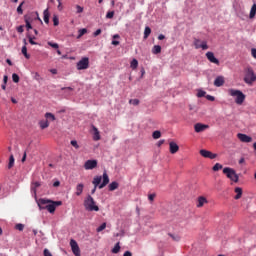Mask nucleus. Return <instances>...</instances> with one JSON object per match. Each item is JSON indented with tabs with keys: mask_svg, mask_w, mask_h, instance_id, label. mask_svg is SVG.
<instances>
[{
	"mask_svg": "<svg viewBox=\"0 0 256 256\" xmlns=\"http://www.w3.org/2000/svg\"><path fill=\"white\" fill-rule=\"evenodd\" d=\"M102 179L103 182L101 183ZM92 183L94 185V188L92 189L91 194L94 195L95 191H97V187L98 189H103L104 187H107V185H109V175H107V172H104L102 177H94Z\"/></svg>",
	"mask_w": 256,
	"mask_h": 256,
	"instance_id": "obj_1",
	"label": "nucleus"
},
{
	"mask_svg": "<svg viewBox=\"0 0 256 256\" xmlns=\"http://www.w3.org/2000/svg\"><path fill=\"white\" fill-rule=\"evenodd\" d=\"M228 94L231 96V97H236L235 99V103L237 105H243V103L245 102V94H243L241 92V90H235V89H229L228 90Z\"/></svg>",
	"mask_w": 256,
	"mask_h": 256,
	"instance_id": "obj_2",
	"label": "nucleus"
},
{
	"mask_svg": "<svg viewBox=\"0 0 256 256\" xmlns=\"http://www.w3.org/2000/svg\"><path fill=\"white\" fill-rule=\"evenodd\" d=\"M84 207L86 211H99V206L96 205L95 199L88 195L84 200Z\"/></svg>",
	"mask_w": 256,
	"mask_h": 256,
	"instance_id": "obj_3",
	"label": "nucleus"
},
{
	"mask_svg": "<svg viewBox=\"0 0 256 256\" xmlns=\"http://www.w3.org/2000/svg\"><path fill=\"white\" fill-rule=\"evenodd\" d=\"M223 173L228 179H230V181H233L234 183H239V175L237 174V172H235L233 168L226 167L223 169Z\"/></svg>",
	"mask_w": 256,
	"mask_h": 256,
	"instance_id": "obj_4",
	"label": "nucleus"
},
{
	"mask_svg": "<svg viewBox=\"0 0 256 256\" xmlns=\"http://www.w3.org/2000/svg\"><path fill=\"white\" fill-rule=\"evenodd\" d=\"M255 81H256L255 71H253L252 68H247L245 77H244V82L247 85H253V83H255Z\"/></svg>",
	"mask_w": 256,
	"mask_h": 256,
	"instance_id": "obj_5",
	"label": "nucleus"
},
{
	"mask_svg": "<svg viewBox=\"0 0 256 256\" xmlns=\"http://www.w3.org/2000/svg\"><path fill=\"white\" fill-rule=\"evenodd\" d=\"M76 68L78 71H83L85 69H89V58L83 57L76 64Z\"/></svg>",
	"mask_w": 256,
	"mask_h": 256,
	"instance_id": "obj_6",
	"label": "nucleus"
},
{
	"mask_svg": "<svg viewBox=\"0 0 256 256\" xmlns=\"http://www.w3.org/2000/svg\"><path fill=\"white\" fill-rule=\"evenodd\" d=\"M61 205H63L62 201L49 200L46 210H48V213H55V209H57V207H61Z\"/></svg>",
	"mask_w": 256,
	"mask_h": 256,
	"instance_id": "obj_7",
	"label": "nucleus"
},
{
	"mask_svg": "<svg viewBox=\"0 0 256 256\" xmlns=\"http://www.w3.org/2000/svg\"><path fill=\"white\" fill-rule=\"evenodd\" d=\"M194 46H195V49H202L203 51H207V49H209V46L207 45V41L201 42V40L197 38L194 39Z\"/></svg>",
	"mask_w": 256,
	"mask_h": 256,
	"instance_id": "obj_8",
	"label": "nucleus"
},
{
	"mask_svg": "<svg viewBox=\"0 0 256 256\" xmlns=\"http://www.w3.org/2000/svg\"><path fill=\"white\" fill-rule=\"evenodd\" d=\"M70 247L72 249V253L75 255V256H81V250L79 249V244H77V241L75 240H71L70 241Z\"/></svg>",
	"mask_w": 256,
	"mask_h": 256,
	"instance_id": "obj_9",
	"label": "nucleus"
},
{
	"mask_svg": "<svg viewBox=\"0 0 256 256\" xmlns=\"http://www.w3.org/2000/svg\"><path fill=\"white\" fill-rule=\"evenodd\" d=\"M50 199L47 198H40L39 200H37V205L40 209V211H43L44 209H47L46 207L49 205Z\"/></svg>",
	"mask_w": 256,
	"mask_h": 256,
	"instance_id": "obj_10",
	"label": "nucleus"
},
{
	"mask_svg": "<svg viewBox=\"0 0 256 256\" xmlns=\"http://www.w3.org/2000/svg\"><path fill=\"white\" fill-rule=\"evenodd\" d=\"M200 155L206 159H217V154L212 153L209 150H200Z\"/></svg>",
	"mask_w": 256,
	"mask_h": 256,
	"instance_id": "obj_11",
	"label": "nucleus"
},
{
	"mask_svg": "<svg viewBox=\"0 0 256 256\" xmlns=\"http://www.w3.org/2000/svg\"><path fill=\"white\" fill-rule=\"evenodd\" d=\"M237 137L239 141H241L242 143H251V141H253V138L250 136H247V134L238 133Z\"/></svg>",
	"mask_w": 256,
	"mask_h": 256,
	"instance_id": "obj_12",
	"label": "nucleus"
},
{
	"mask_svg": "<svg viewBox=\"0 0 256 256\" xmlns=\"http://www.w3.org/2000/svg\"><path fill=\"white\" fill-rule=\"evenodd\" d=\"M206 57L210 63H214L215 65H219V59L215 57V54L213 52H207Z\"/></svg>",
	"mask_w": 256,
	"mask_h": 256,
	"instance_id": "obj_13",
	"label": "nucleus"
},
{
	"mask_svg": "<svg viewBox=\"0 0 256 256\" xmlns=\"http://www.w3.org/2000/svg\"><path fill=\"white\" fill-rule=\"evenodd\" d=\"M194 129H195L196 133H203V131H205V129H209V125L197 123V124H195Z\"/></svg>",
	"mask_w": 256,
	"mask_h": 256,
	"instance_id": "obj_14",
	"label": "nucleus"
},
{
	"mask_svg": "<svg viewBox=\"0 0 256 256\" xmlns=\"http://www.w3.org/2000/svg\"><path fill=\"white\" fill-rule=\"evenodd\" d=\"M223 85H225V77L223 76L216 77V79L214 80V86L223 87Z\"/></svg>",
	"mask_w": 256,
	"mask_h": 256,
	"instance_id": "obj_15",
	"label": "nucleus"
},
{
	"mask_svg": "<svg viewBox=\"0 0 256 256\" xmlns=\"http://www.w3.org/2000/svg\"><path fill=\"white\" fill-rule=\"evenodd\" d=\"M97 167V161H86L84 164V169H95Z\"/></svg>",
	"mask_w": 256,
	"mask_h": 256,
	"instance_id": "obj_16",
	"label": "nucleus"
},
{
	"mask_svg": "<svg viewBox=\"0 0 256 256\" xmlns=\"http://www.w3.org/2000/svg\"><path fill=\"white\" fill-rule=\"evenodd\" d=\"M169 147H170V153L172 154H175L177 153V151H179V145H177V143L175 142H170Z\"/></svg>",
	"mask_w": 256,
	"mask_h": 256,
	"instance_id": "obj_17",
	"label": "nucleus"
},
{
	"mask_svg": "<svg viewBox=\"0 0 256 256\" xmlns=\"http://www.w3.org/2000/svg\"><path fill=\"white\" fill-rule=\"evenodd\" d=\"M92 129L94 131V137H93L94 141L101 140V134L99 133V129H97V127L95 126H92Z\"/></svg>",
	"mask_w": 256,
	"mask_h": 256,
	"instance_id": "obj_18",
	"label": "nucleus"
},
{
	"mask_svg": "<svg viewBox=\"0 0 256 256\" xmlns=\"http://www.w3.org/2000/svg\"><path fill=\"white\" fill-rule=\"evenodd\" d=\"M84 187H85V185H83V183H80L76 186V195H77V197L81 196V194L83 193Z\"/></svg>",
	"mask_w": 256,
	"mask_h": 256,
	"instance_id": "obj_19",
	"label": "nucleus"
},
{
	"mask_svg": "<svg viewBox=\"0 0 256 256\" xmlns=\"http://www.w3.org/2000/svg\"><path fill=\"white\" fill-rule=\"evenodd\" d=\"M235 193H236V196L234 197V199L236 200L241 199V197L243 196V189H241L240 187H236Z\"/></svg>",
	"mask_w": 256,
	"mask_h": 256,
	"instance_id": "obj_20",
	"label": "nucleus"
},
{
	"mask_svg": "<svg viewBox=\"0 0 256 256\" xmlns=\"http://www.w3.org/2000/svg\"><path fill=\"white\" fill-rule=\"evenodd\" d=\"M37 187H41L40 182H34L31 186V191L34 193L35 196H37Z\"/></svg>",
	"mask_w": 256,
	"mask_h": 256,
	"instance_id": "obj_21",
	"label": "nucleus"
},
{
	"mask_svg": "<svg viewBox=\"0 0 256 256\" xmlns=\"http://www.w3.org/2000/svg\"><path fill=\"white\" fill-rule=\"evenodd\" d=\"M109 191H115V189H119V183L114 181L109 184Z\"/></svg>",
	"mask_w": 256,
	"mask_h": 256,
	"instance_id": "obj_22",
	"label": "nucleus"
},
{
	"mask_svg": "<svg viewBox=\"0 0 256 256\" xmlns=\"http://www.w3.org/2000/svg\"><path fill=\"white\" fill-rule=\"evenodd\" d=\"M207 203V198L203 197V196H200L198 198V204H197V207H203V205Z\"/></svg>",
	"mask_w": 256,
	"mask_h": 256,
	"instance_id": "obj_23",
	"label": "nucleus"
},
{
	"mask_svg": "<svg viewBox=\"0 0 256 256\" xmlns=\"http://www.w3.org/2000/svg\"><path fill=\"white\" fill-rule=\"evenodd\" d=\"M39 125L40 129H47V127H49V120H41Z\"/></svg>",
	"mask_w": 256,
	"mask_h": 256,
	"instance_id": "obj_24",
	"label": "nucleus"
},
{
	"mask_svg": "<svg viewBox=\"0 0 256 256\" xmlns=\"http://www.w3.org/2000/svg\"><path fill=\"white\" fill-rule=\"evenodd\" d=\"M45 119H46V121H55V116L53 115V113H51V112H47L46 114H45Z\"/></svg>",
	"mask_w": 256,
	"mask_h": 256,
	"instance_id": "obj_25",
	"label": "nucleus"
},
{
	"mask_svg": "<svg viewBox=\"0 0 256 256\" xmlns=\"http://www.w3.org/2000/svg\"><path fill=\"white\" fill-rule=\"evenodd\" d=\"M152 53L154 55H159V53H161V46L160 45H155L153 48H152Z\"/></svg>",
	"mask_w": 256,
	"mask_h": 256,
	"instance_id": "obj_26",
	"label": "nucleus"
},
{
	"mask_svg": "<svg viewBox=\"0 0 256 256\" xmlns=\"http://www.w3.org/2000/svg\"><path fill=\"white\" fill-rule=\"evenodd\" d=\"M149 35H151V28L146 26L144 29V39H149Z\"/></svg>",
	"mask_w": 256,
	"mask_h": 256,
	"instance_id": "obj_27",
	"label": "nucleus"
},
{
	"mask_svg": "<svg viewBox=\"0 0 256 256\" xmlns=\"http://www.w3.org/2000/svg\"><path fill=\"white\" fill-rule=\"evenodd\" d=\"M256 15V4H253L252 7H251V10H250V19H253Z\"/></svg>",
	"mask_w": 256,
	"mask_h": 256,
	"instance_id": "obj_28",
	"label": "nucleus"
},
{
	"mask_svg": "<svg viewBox=\"0 0 256 256\" xmlns=\"http://www.w3.org/2000/svg\"><path fill=\"white\" fill-rule=\"evenodd\" d=\"M43 15H44V22L46 24H49V9L44 10Z\"/></svg>",
	"mask_w": 256,
	"mask_h": 256,
	"instance_id": "obj_29",
	"label": "nucleus"
},
{
	"mask_svg": "<svg viewBox=\"0 0 256 256\" xmlns=\"http://www.w3.org/2000/svg\"><path fill=\"white\" fill-rule=\"evenodd\" d=\"M87 33V28H82L78 31V36L77 39H81L83 37V35H85Z\"/></svg>",
	"mask_w": 256,
	"mask_h": 256,
	"instance_id": "obj_30",
	"label": "nucleus"
},
{
	"mask_svg": "<svg viewBox=\"0 0 256 256\" xmlns=\"http://www.w3.org/2000/svg\"><path fill=\"white\" fill-rule=\"evenodd\" d=\"M130 67L131 69H137V67H139V61H137V59H133L130 63Z\"/></svg>",
	"mask_w": 256,
	"mask_h": 256,
	"instance_id": "obj_31",
	"label": "nucleus"
},
{
	"mask_svg": "<svg viewBox=\"0 0 256 256\" xmlns=\"http://www.w3.org/2000/svg\"><path fill=\"white\" fill-rule=\"evenodd\" d=\"M153 139H161V131L156 130L152 133Z\"/></svg>",
	"mask_w": 256,
	"mask_h": 256,
	"instance_id": "obj_32",
	"label": "nucleus"
},
{
	"mask_svg": "<svg viewBox=\"0 0 256 256\" xmlns=\"http://www.w3.org/2000/svg\"><path fill=\"white\" fill-rule=\"evenodd\" d=\"M22 54L24 55V57H25L26 59H30V58H31V55H29V54L27 53V46H23V47H22Z\"/></svg>",
	"mask_w": 256,
	"mask_h": 256,
	"instance_id": "obj_33",
	"label": "nucleus"
},
{
	"mask_svg": "<svg viewBox=\"0 0 256 256\" xmlns=\"http://www.w3.org/2000/svg\"><path fill=\"white\" fill-rule=\"evenodd\" d=\"M119 251H121V246L119 245V242L116 243V245L114 246V248L112 249V253H119Z\"/></svg>",
	"mask_w": 256,
	"mask_h": 256,
	"instance_id": "obj_34",
	"label": "nucleus"
},
{
	"mask_svg": "<svg viewBox=\"0 0 256 256\" xmlns=\"http://www.w3.org/2000/svg\"><path fill=\"white\" fill-rule=\"evenodd\" d=\"M106 227H107V223H102L97 229H96V231H97V233H101V231H104V229H106Z\"/></svg>",
	"mask_w": 256,
	"mask_h": 256,
	"instance_id": "obj_35",
	"label": "nucleus"
},
{
	"mask_svg": "<svg viewBox=\"0 0 256 256\" xmlns=\"http://www.w3.org/2000/svg\"><path fill=\"white\" fill-rule=\"evenodd\" d=\"M23 5H25L24 1L17 7V13L19 15H23Z\"/></svg>",
	"mask_w": 256,
	"mask_h": 256,
	"instance_id": "obj_36",
	"label": "nucleus"
},
{
	"mask_svg": "<svg viewBox=\"0 0 256 256\" xmlns=\"http://www.w3.org/2000/svg\"><path fill=\"white\" fill-rule=\"evenodd\" d=\"M115 17V11H109L106 14V19H113Z\"/></svg>",
	"mask_w": 256,
	"mask_h": 256,
	"instance_id": "obj_37",
	"label": "nucleus"
},
{
	"mask_svg": "<svg viewBox=\"0 0 256 256\" xmlns=\"http://www.w3.org/2000/svg\"><path fill=\"white\" fill-rule=\"evenodd\" d=\"M129 103H130V105L137 106V105H139L140 101H139V99H130Z\"/></svg>",
	"mask_w": 256,
	"mask_h": 256,
	"instance_id": "obj_38",
	"label": "nucleus"
},
{
	"mask_svg": "<svg viewBox=\"0 0 256 256\" xmlns=\"http://www.w3.org/2000/svg\"><path fill=\"white\" fill-rule=\"evenodd\" d=\"M212 169L213 171H219L220 169H223V165L216 163Z\"/></svg>",
	"mask_w": 256,
	"mask_h": 256,
	"instance_id": "obj_39",
	"label": "nucleus"
},
{
	"mask_svg": "<svg viewBox=\"0 0 256 256\" xmlns=\"http://www.w3.org/2000/svg\"><path fill=\"white\" fill-rule=\"evenodd\" d=\"M169 237H171L173 239V241H180L181 237H179V235H175V234H168Z\"/></svg>",
	"mask_w": 256,
	"mask_h": 256,
	"instance_id": "obj_40",
	"label": "nucleus"
},
{
	"mask_svg": "<svg viewBox=\"0 0 256 256\" xmlns=\"http://www.w3.org/2000/svg\"><path fill=\"white\" fill-rule=\"evenodd\" d=\"M12 81L14 82V83H19V75H17V74H12Z\"/></svg>",
	"mask_w": 256,
	"mask_h": 256,
	"instance_id": "obj_41",
	"label": "nucleus"
},
{
	"mask_svg": "<svg viewBox=\"0 0 256 256\" xmlns=\"http://www.w3.org/2000/svg\"><path fill=\"white\" fill-rule=\"evenodd\" d=\"M205 95H207V92H205L203 90H199L197 93V97H199V98L205 97Z\"/></svg>",
	"mask_w": 256,
	"mask_h": 256,
	"instance_id": "obj_42",
	"label": "nucleus"
},
{
	"mask_svg": "<svg viewBox=\"0 0 256 256\" xmlns=\"http://www.w3.org/2000/svg\"><path fill=\"white\" fill-rule=\"evenodd\" d=\"M53 23H54V26L57 27V25H59V17L57 16H53Z\"/></svg>",
	"mask_w": 256,
	"mask_h": 256,
	"instance_id": "obj_43",
	"label": "nucleus"
},
{
	"mask_svg": "<svg viewBox=\"0 0 256 256\" xmlns=\"http://www.w3.org/2000/svg\"><path fill=\"white\" fill-rule=\"evenodd\" d=\"M49 47H52L53 49H57L59 47V44L53 43V42H48Z\"/></svg>",
	"mask_w": 256,
	"mask_h": 256,
	"instance_id": "obj_44",
	"label": "nucleus"
},
{
	"mask_svg": "<svg viewBox=\"0 0 256 256\" xmlns=\"http://www.w3.org/2000/svg\"><path fill=\"white\" fill-rule=\"evenodd\" d=\"M61 91H65L66 93H71V91H73V88H71V87H63V88H61Z\"/></svg>",
	"mask_w": 256,
	"mask_h": 256,
	"instance_id": "obj_45",
	"label": "nucleus"
},
{
	"mask_svg": "<svg viewBox=\"0 0 256 256\" xmlns=\"http://www.w3.org/2000/svg\"><path fill=\"white\" fill-rule=\"evenodd\" d=\"M155 197H157V194H155V193H152V194L148 195L149 201H155Z\"/></svg>",
	"mask_w": 256,
	"mask_h": 256,
	"instance_id": "obj_46",
	"label": "nucleus"
},
{
	"mask_svg": "<svg viewBox=\"0 0 256 256\" xmlns=\"http://www.w3.org/2000/svg\"><path fill=\"white\" fill-rule=\"evenodd\" d=\"M16 229L18 231H23V229H25V225H23V224H16Z\"/></svg>",
	"mask_w": 256,
	"mask_h": 256,
	"instance_id": "obj_47",
	"label": "nucleus"
},
{
	"mask_svg": "<svg viewBox=\"0 0 256 256\" xmlns=\"http://www.w3.org/2000/svg\"><path fill=\"white\" fill-rule=\"evenodd\" d=\"M76 13H83V7L80 5H76Z\"/></svg>",
	"mask_w": 256,
	"mask_h": 256,
	"instance_id": "obj_48",
	"label": "nucleus"
},
{
	"mask_svg": "<svg viewBox=\"0 0 256 256\" xmlns=\"http://www.w3.org/2000/svg\"><path fill=\"white\" fill-rule=\"evenodd\" d=\"M13 167H15V161H9L8 169H13Z\"/></svg>",
	"mask_w": 256,
	"mask_h": 256,
	"instance_id": "obj_49",
	"label": "nucleus"
},
{
	"mask_svg": "<svg viewBox=\"0 0 256 256\" xmlns=\"http://www.w3.org/2000/svg\"><path fill=\"white\" fill-rule=\"evenodd\" d=\"M26 28H27V31H29V29H33V26H31V23L29 22V20H26Z\"/></svg>",
	"mask_w": 256,
	"mask_h": 256,
	"instance_id": "obj_50",
	"label": "nucleus"
},
{
	"mask_svg": "<svg viewBox=\"0 0 256 256\" xmlns=\"http://www.w3.org/2000/svg\"><path fill=\"white\" fill-rule=\"evenodd\" d=\"M58 1V11H63V5L61 4V0H57Z\"/></svg>",
	"mask_w": 256,
	"mask_h": 256,
	"instance_id": "obj_51",
	"label": "nucleus"
},
{
	"mask_svg": "<svg viewBox=\"0 0 256 256\" xmlns=\"http://www.w3.org/2000/svg\"><path fill=\"white\" fill-rule=\"evenodd\" d=\"M206 99H207L208 101H215V96L206 95Z\"/></svg>",
	"mask_w": 256,
	"mask_h": 256,
	"instance_id": "obj_52",
	"label": "nucleus"
},
{
	"mask_svg": "<svg viewBox=\"0 0 256 256\" xmlns=\"http://www.w3.org/2000/svg\"><path fill=\"white\" fill-rule=\"evenodd\" d=\"M29 43L30 45H37V42H35L31 36H29Z\"/></svg>",
	"mask_w": 256,
	"mask_h": 256,
	"instance_id": "obj_53",
	"label": "nucleus"
},
{
	"mask_svg": "<svg viewBox=\"0 0 256 256\" xmlns=\"http://www.w3.org/2000/svg\"><path fill=\"white\" fill-rule=\"evenodd\" d=\"M101 35V29H97L95 32H94V37H97Z\"/></svg>",
	"mask_w": 256,
	"mask_h": 256,
	"instance_id": "obj_54",
	"label": "nucleus"
},
{
	"mask_svg": "<svg viewBox=\"0 0 256 256\" xmlns=\"http://www.w3.org/2000/svg\"><path fill=\"white\" fill-rule=\"evenodd\" d=\"M17 31H18V33H23V31H25V30L23 29V26H18Z\"/></svg>",
	"mask_w": 256,
	"mask_h": 256,
	"instance_id": "obj_55",
	"label": "nucleus"
},
{
	"mask_svg": "<svg viewBox=\"0 0 256 256\" xmlns=\"http://www.w3.org/2000/svg\"><path fill=\"white\" fill-rule=\"evenodd\" d=\"M251 53H252V57H254V59H256V49L255 48H253L251 50Z\"/></svg>",
	"mask_w": 256,
	"mask_h": 256,
	"instance_id": "obj_56",
	"label": "nucleus"
},
{
	"mask_svg": "<svg viewBox=\"0 0 256 256\" xmlns=\"http://www.w3.org/2000/svg\"><path fill=\"white\" fill-rule=\"evenodd\" d=\"M59 185H61V182L58 180L53 183V187H59Z\"/></svg>",
	"mask_w": 256,
	"mask_h": 256,
	"instance_id": "obj_57",
	"label": "nucleus"
},
{
	"mask_svg": "<svg viewBox=\"0 0 256 256\" xmlns=\"http://www.w3.org/2000/svg\"><path fill=\"white\" fill-rule=\"evenodd\" d=\"M71 145L73 146V147H79V145H77V141H75V140H72L71 141Z\"/></svg>",
	"mask_w": 256,
	"mask_h": 256,
	"instance_id": "obj_58",
	"label": "nucleus"
},
{
	"mask_svg": "<svg viewBox=\"0 0 256 256\" xmlns=\"http://www.w3.org/2000/svg\"><path fill=\"white\" fill-rule=\"evenodd\" d=\"M123 256H133V254L131 253V251H126Z\"/></svg>",
	"mask_w": 256,
	"mask_h": 256,
	"instance_id": "obj_59",
	"label": "nucleus"
},
{
	"mask_svg": "<svg viewBox=\"0 0 256 256\" xmlns=\"http://www.w3.org/2000/svg\"><path fill=\"white\" fill-rule=\"evenodd\" d=\"M158 39H159V41H163V39H165V35L160 34V35L158 36Z\"/></svg>",
	"mask_w": 256,
	"mask_h": 256,
	"instance_id": "obj_60",
	"label": "nucleus"
},
{
	"mask_svg": "<svg viewBox=\"0 0 256 256\" xmlns=\"http://www.w3.org/2000/svg\"><path fill=\"white\" fill-rule=\"evenodd\" d=\"M7 81H9V77H7V75H5L4 78H3L4 84H7Z\"/></svg>",
	"mask_w": 256,
	"mask_h": 256,
	"instance_id": "obj_61",
	"label": "nucleus"
},
{
	"mask_svg": "<svg viewBox=\"0 0 256 256\" xmlns=\"http://www.w3.org/2000/svg\"><path fill=\"white\" fill-rule=\"evenodd\" d=\"M50 73H52V75H57V69H51Z\"/></svg>",
	"mask_w": 256,
	"mask_h": 256,
	"instance_id": "obj_62",
	"label": "nucleus"
},
{
	"mask_svg": "<svg viewBox=\"0 0 256 256\" xmlns=\"http://www.w3.org/2000/svg\"><path fill=\"white\" fill-rule=\"evenodd\" d=\"M163 143H165V140H160V141H158V147H161V145H163Z\"/></svg>",
	"mask_w": 256,
	"mask_h": 256,
	"instance_id": "obj_63",
	"label": "nucleus"
},
{
	"mask_svg": "<svg viewBox=\"0 0 256 256\" xmlns=\"http://www.w3.org/2000/svg\"><path fill=\"white\" fill-rule=\"evenodd\" d=\"M112 45H115V46L119 45V41L113 40V41H112Z\"/></svg>",
	"mask_w": 256,
	"mask_h": 256,
	"instance_id": "obj_64",
	"label": "nucleus"
}]
</instances>
